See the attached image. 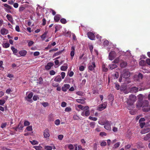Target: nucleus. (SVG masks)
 Instances as JSON below:
<instances>
[{"instance_id": "nucleus-11", "label": "nucleus", "mask_w": 150, "mask_h": 150, "mask_svg": "<svg viewBox=\"0 0 150 150\" xmlns=\"http://www.w3.org/2000/svg\"><path fill=\"white\" fill-rule=\"evenodd\" d=\"M71 49V51L70 52V56L71 59H73L74 55L75 47L74 46H72Z\"/></svg>"}, {"instance_id": "nucleus-45", "label": "nucleus", "mask_w": 150, "mask_h": 150, "mask_svg": "<svg viewBox=\"0 0 150 150\" xmlns=\"http://www.w3.org/2000/svg\"><path fill=\"white\" fill-rule=\"evenodd\" d=\"M120 85L117 83H115V88L116 89L118 90H119L120 88Z\"/></svg>"}, {"instance_id": "nucleus-57", "label": "nucleus", "mask_w": 150, "mask_h": 150, "mask_svg": "<svg viewBox=\"0 0 150 150\" xmlns=\"http://www.w3.org/2000/svg\"><path fill=\"white\" fill-rule=\"evenodd\" d=\"M60 121L59 119H57L55 121V124L56 125H58L60 124Z\"/></svg>"}, {"instance_id": "nucleus-16", "label": "nucleus", "mask_w": 150, "mask_h": 150, "mask_svg": "<svg viewBox=\"0 0 150 150\" xmlns=\"http://www.w3.org/2000/svg\"><path fill=\"white\" fill-rule=\"evenodd\" d=\"M142 107H148L149 105V102L147 100H144L142 101Z\"/></svg>"}, {"instance_id": "nucleus-41", "label": "nucleus", "mask_w": 150, "mask_h": 150, "mask_svg": "<svg viewBox=\"0 0 150 150\" xmlns=\"http://www.w3.org/2000/svg\"><path fill=\"white\" fill-rule=\"evenodd\" d=\"M126 88V87L125 86H121L120 87V90L121 91H125Z\"/></svg>"}, {"instance_id": "nucleus-18", "label": "nucleus", "mask_w": 150, "mask_h": 150, "mask_svg": "<svg viewBox=\"0 0 150 150\" xmlns=\"http://www.w3.org/2000/svg\"><path fill=\"white\" fill-rule=\"evenodd\" d=\"M65 66H62L60 67V69L62 71H65L68 68V65L65 63L64 64Z\"/></svg>"}, {"instance_id": "nucleus-7", "label": "nucleus", "mask_w": 150, "mask_h": 150, "mask_svg": "<svg viewBox=\"0 0 150 150\" xmlns=\"http://www.w3.org/2000/svg\"><path fill=\"white\" fill-rule=\"evenodd\" d=\"M54 63H53L51 62H49L45 65V68L46 70H49L51 68V67H52Z\"/></svg>"}, {"instance_id": "nucleus-26", "label": "nucleus", "mask_w": 150, "mask_h": 150, "mask_svg": "<svg viewBox=\"0 0 150 150\" xmlns=\"http://www.w3.org/2000/svg\"><path fill=\"white\" fill-rule=\"evenodd\" d=\"M92 65L89 66V70L91 71H92L94 70V62L92 63Z\"/></svg>"}, {"instance_id": "nucleus-38", "label": "nucleus", "mask_w": 150, "mask_h": 150, "mask_svg": "<svg viewBox=\"0 0 150 150\" xmlns=\"http://www.w3.org/2000/svg\"><path fill=\"white\" fill-rule=\"evenodd\" d=\"M26 129L28 131H32L33 130L32 126H28L26 128Z\"/></svg>"}, {"instance_id": "nucleus-5", "label": "nucleus", "mask_w": 150, "mask_h": 150, "mask_svg": "<svg viewBox=\"0 0 150 150\" xmlns=\"http://www.w3.org/2000/svg\"><path fill=\"white\" fill-rule=\"evenodd\" d=\"M116 57V53L115 51L111 52L109 55V59L111 60H113Z\"/></svg>"}, {"instance_id": "nucleus-30", "label": "nucleus", "mask_w": 150, "mask_h": 150, "mask_svg": "<svg viewBox=\"0 0 150 150\" xmlns=\"http://www.w3.org/2000/svg\"><path fill=\"white\" fill-rule=\"evenodd\" d=\"M142 107V110L144 112H148L150 108L147 107Z\"/></svg>"}, {"instance_id": "nucleus-42", "label": "nucleus", "mask_w": 150, "mask_h": 150, "mask_svg": "<svg viewBox=\"0 0 150 150\" xmlns=\"http://www.w3.org/2000/svg\"><path fill=\"white\" fill-rule=\"evenodd\" d=\"M30 142L33 145L38 144V141L35 140H33V141H30Z\"/></svg>"}, {"instance_id": "nucleus-50", "label": "nucleus", "mask_w": 150, "mask_h": 150, "mask_svg": "<svg viewBox=\"0 0 150 150\" xmlns=\"http://www.w3.org/2000/svg\"><path fill=\"white\" fill-rule=\"evenodd\" d=\"M71 108L70 107H67L65 108V111L66 112H70L71 111Z\"/></svg>"}, {"instance_id": "nucleus-24", "label": "nucleus", "mask_w": 150, "mask_h": 150, "mask_svg": "<svg viewBox=\"0 0 150 150\" xmlns=\"http://www.w3.org/2000/svg\"><path fill=\"white\" fill-rule=\"evenodd\" d=\"M101 37L99 35L97 34L96 35V38H95V36H94V40L97 39V41L99 42L100 43L101 42Z\"/></svg>"}, {"instance_id": "nucleus-37", "label": "nucleus", "mask_w": 150, "mask_h": 150, "mask_svg": "<svg viewBox=\"0 0 150 150\" xmlns=\"http://www.w3.org/2000/svg\"><path fill=\"white\" fill-rule=\"evenodd\" d=\"M10 46V44L8 43H5L3 45V47L4 48H7L8 47Z\"/></svg>"}, {"instance_id": "nucleus-31", "label": "nucleus", "mask_w": 150, "mask_h": 150, "mask_svg": "<svg viewBox=\"0 0 150 150\" xmlns=\"http://www.w3.org/2000/svg\"><path fill=\"white\" fill-rule=\"evenodd\" d=\"M150 138V135L148 134L144 137V140L147 141Z\"/></svg>"}, {"instance_id": "nucleus-60", "label": "nucleus", "mask_w": 150, "mask_h": 150, "mask_svg": "<svg viewBox=\"0 0 150 150\" xmlns=\"http://www.w3.org/2000/svg\"><path fill=\"white\" fill-rule=\"evenodd\" d=\"M65 35L67 37H70L71 36V32L70 31H68L66 33Z\"/></svg>"}, {"instance_id": "nucleus-48", "label": "nucleus", "mask_w": 150, "mask_h": 150, "mask_svg": "<svg viewBox=\"0 0 150 150\" xmlns=\"http://www.w3.org/2000/svg\"><path fill=\"white\" fill-rule=\"evenodd\" d=\"M43 79L42 77H40L38 79V83L41 84L42 83Z\"/></svg>"}, {"instance_id": "nucleus-47", "label": "nucleus", "mask_w": 150, "mask_h": 150, "mask_svg": "<svg viewBox=\"0 0 150 150\" xmlns=\"http://www.w3.org/2000/svg\"><path fill=\"white\" fill-rule=\"evenodd\" d=\"M24 125L25 126H29L30 125V123L28 121L25 120L24 122Z\"/></svg>"}, {"instance_id": "nucleus-20", "label": "nucleus", "mask_w": 150, "mask_h": 150, "mask_svg": "<svg viewBox=\"0 0 150 150\" xmlns=\"http://www.w3.org/2000/svg\"><path fill=\"white\" fill-rule=\"evenodd\" d=\"M27 51L25 50H22L19 52V54L22 56H25L27 54Z\"/></svg>"}, {"instance_id": "nucleus-23", "label": "nucleus", "mask_w": 150, "mask_h": 150, "mask_svg": "<svg viewBox=\"0 0 150 150\" xmlns=\"http://www.w3.org/2000/svg\"><path fill=\"white\" fill-rule=\"evenodd\" d=\"M48 32L47 31H45V33L41 36V38L42 40H44Z\"/></svg>"}, {"instance_id": "nucleus-55", "label": "nucleus", "mask_w": 150, "mask_h": 150, "mask_svg": "<svg viewBox=\"0 0 150 150\" xmlns=\"http://www.w3.org/2000/svg\"><path fill=\"white\" fill-rule=\"evenodd\" d=\"M25 8L23 6H21L19 8V11L20 12H22L25 9Z\"/></svg>"}, {"instance_id": "nucleus-4", "label": "nucleus", "mask_w": 150, "mask_h": 150, "mask_svg": "<svg viewBox=\"0 0 150 150\" xmlns=\"http://www.w3.org/2000/svg\"><path fill=\"white\" fill-rule=\"evenodd\" d=\"M150 131V125H149L147 127H145L141 131V133L142 134H144L147 133Z\"/></svg>"}, {"instance_id": "nucleus-49", "label": "nucleus", "mask_w": 150, "mask_h": 150, "mask_svg": "<svg viewBox=\"0 0 150 150\" xmlns=\"http://www.w3.org/2000/svg\"><path fill=\"white\" fill-rule=\"evenodd\" d=\"M55 72L53 70H51L49 72V74L51 75H54L55 74Z\"/></svg>"}, {"instance_id": "nucleus-9", "label": "nucleus", "mask_w": 150, "mask_h": 150, "mask_svg": "<svg viewBox=\"0 0 150 150\" xmlns=\"http://www.w3.org/2000/svg\"><path fill=\"white\" fill-rule=\"evenodd\" d=\"M6 17L8 20L12 24L13 23V18L12 16L9 14H7L6 16Z\"/></svg>"}, {"instance_id": "nucleus-39", "label": "nucleus", "mask_w": 150, "mask_h": 150, "mask_svg": "<svg viewBox=\"0 0 150 150\" xmlns=\"http://www.w3.org/2000/svg\"><path fill=\"white\" fill-rule=\"evenodd\" d=\"M77 101L78 103L82 104L84 103H85L84 100L81 99H78L77 100Z\"/></svg>"}, {"instance_id": "nucleus-63", "label": "nucleus", "mask_w": 150, "mask_h": 150, "mask_svg": "<svg viewBox=\"0 0 150 150\" xmlns=\"http://www.w3.org/2000/svg\"><path fill=\"white\" fill-rule=\"evenodd\" d=\"M15 30L18 32H20V28L18 25H16L15 27Z\"/></svg>"}, {"instance_id": "nucleus-34", "label": "nucleus", "mask_w": 150, "mask_h": 150, "mask_svg": "<svg viewBox=\"0 0 150 150\" xmlns=\"http://www.w3.org/2000/svg\"><path fill=\"white\" fill-rule=\"evenodd\" d=\"M33 93L31 92L30 93H29V94L27 96V98L29 99H30L32 98V97L33 96Z\"/></svg>"}, {"instance_id": "nucleus-44", "label": "nucleus", "mask_w": 150, "mask_h": 150, "mask_svg": "<svg viewBox=\"0 0 150 150\" xmlns=\"http://www.w3.org/2000/svg\"><path fill=\"white\" fill-rule=\"evenodd\" d=\"M45 149L47 150H52V148L51 146H46L45 147Z\"/></svg>"}, {"instance_id": "nucleus-54", "label": "nucleus", "mask_w": 150, "mask_h": 150, "mask_svg": "<svg viewBox=\"0 0 150 150\" xmlns=\"http://www.w3.org/2000/svg\"><path fill=\"white\" fill-rule=\"evenodd\" d=\"M139 123L140 124V127L141 128H143L145 124V123L144 122H140Z\"/></svg>"}, {"instance_id": "nucleus-32", "label": "nucleus", "mask_w": 150, "mask_h": 150, "mask_svg": "<svg viewBox=\"0 0 150 150\" xmlns=\"http://www.w3.org/2000/svg\"><path fill=\"white\" fill-rule=\"evenodd\" d=\"M120 145V142H117L115 144L113 147V148H116L118 147Z\"/></svg>"}, {"instance_id": "nucleus-62", "label": "nucleus", "mask_w": 150, "mask_h": 150, "mask_svg": "<svg viewBox=\"0 0 150 150\" xmlns=\"http://www.w3.org/2000/svg\"><path fill=\"white\" fill-rule=\"evenodd\" d=\"M138 77L139 79H142L143 77V75L142 74H141L140 73H139L138 75Z\"/></svg>"}, {"instance_id": "nucleus-43", "label": "nucleus", "mask_w": 150, "mask_h": 150, "mask_svg": "<svg viewBox=\"0 0 150 150\" xmlns=\"http://www.w3.org/2000/svg\"><path fill=\"white\" fill-rule=\"evenodd\" d=\"M4 6L8 9H11L12 7L8 5L7 4H3Z\"/></svg>"}, {"instance_id": "nucleus-29", "label": "nucleus", "mask_w": 150, "mask_h": 150, "mask_svg": "<svg viewBox=\"0 0 150 150\" xmlns=\"http://www.w3.org/2000/svg\"><path fill=\"white\" fill-rule=\"evenodd\" d=\"M146 63V61L144 60H141L139 62V64L141 66H144Z\"/></svg>"}, {"instance_id": "nucleus-14", "label": "nucleus", "mask_w": 150, "mask_h": 150, "mask_svg": "<svg viewBox=\"0 0 150 150\" xmlns=\"http://www.w3.org/2000/svg\"><path fill=\"white\" fill-rule=\"evenodd\" d=\"M61 18V16L59 14H57L54 17V20L56 22H58Z\"/></svg>"}, {"instance_id": "nucleus-51", "label": "nucleus", "mask_w": 150, "mask_h": 150, "mask_svg": "<svg viewBox=\"0 0 150 150\" xmlns=\"http://www.w3.org/2000/svg\"><path fill=\"white\" fill-rule=\"evenodd\" d=\"M39 99V98L37 95H34L33 97V99L34 101H36Z\"/></svg>"}, {"instance_id": "nucleus-40", "label": "nucleus", "mask_w": 150, "mask_h": 150, "mask_svg": "<svg viewBox=\"0 0 150 150\" xmlns=\"http://www.w3.org/2000/svg\"><path fill=\"white\" fill-rule=\"evenodd\" d=\"M6 102V100L5 99H1L0 100V105H3Z\"/></svg>"}, {"instance_id": "nucleus-10", "label": "nucleus", "mask_w": 150, "mask_h": 150, "mask_svg": "<svg viewBox=\"0 0 150 150\" xmlns=\"http://www.w3.org/2000/svg\"><path fill=\"white\" fill-rule=\"evenodd\" d=\"M0 33L2 35H5L7 34L8 33V31L5 28H3L1 30Z\"/></svg>"}, {"instance_id": "nucleus-27", "label": "nucleus", "mask_w": 150, "mask_h": 150, "mask_svg": "<svg viewBox=\"0 0 150 150\" xmlns=\"http://www.w3.org/2000/svg\"><path fill=\"white\" fill-rule=\"evenodd\" d=\"M18 129L20 130H22L23 128V126L22 124H21V122H20L18 124Z\"/></svg>"}, {"instance_id": "nucleus-35", "label": "nucleus", "mask_w": 150, "mask_h": 150, "mask_svg": "<svg viewBox=\"0 0 150 150\" xmlns=\"http://www.w3.org/2000/svg\"><path fill=\"white\" fill-rule=\"evenodd\" d=\"M60 22L62 24H65L67 22L66 19L64 18H62L60 20Z\"/></svg>"}, {"instance_id": "nucleus-25", "label": "nucleus", "mask_w": 150, "mask_h": 150, "mask_svg": "<svg viewBox=\"0 0 150 150\" xmlns=\"http://www.w3.org/2000/svg\"><path fill=\"white\" fill-rule=\"evenodd\" d=\"M109 67L110 69L112 70L114 68H115L117 67V65L115 64H110L109 66Z\"/></svg>"}, {"instance_id": "nucleus-21", "label": "nucleus", "mask_w": 150, "mask_h": 150, "mask_svg": "<svg viewBox=\"0 0 150 150\" xmlns=\"http://www.w3.org/2000/svg\"><path fill=\"white\" fill-rule=\"evenodd\" d=\"M63 51H64V50H60V51L57 52L53 54V57H54L57 56H58V55L62 53V52Z\"/></svg>"}, {"instance_id": "nucleus-22", "label": "nucleus", "mask_w": 150, "mask_h": 150, "mask_svg": "<svg viewBox=\"0 0 150 150\" xmlns=\"http://www.w3.org/2000/svg\"><path fill=\"white\" fill-rule=\"evenodd\" d=\"M48 120L49 121H53L54 119L52 114L50 115L48 117Z\"/></svg>"}, {"instance_id": "nucleus-28", "label": "nucleus", "mask_w": 150, "mask_h": 150, "mask_svg": "<svg viewBox=\"0 0 150 150\" xmlns=\"http://www.w3.org/2000/svg\"><path fill=\"white\" fill-rule=\"evenodd\" d=\"M34 148L36 150H42V147L41 146H35Z\"/></svg>"}, {"instance_id": "nucleus-6", "label": "nucleus", "mask_w": 150, "mask_h": 150, "mask_svg": "<svg viewBox=\"0 0 150 150\" xmlns=\"http://www.w3.org/2000/svg\"><path fill=\"white\" fill-rule=\"evenodd\" d=\"M106 106L107 104H105L99 105L97 110L99 111H101L105 109L106 108Z\"/></svg>"}, {"instance_id": "nucleus-61", "label": "nucleus", "mask_w": 150, "mask_h": 150, "mask_svg": "<svg viewBox=\"0 0 150 150\" xmlns=\"http://www.w3.org/2000/svg\"><path fill=\"white\" fill-rule=\"evenodd\" d=\"M68 148L69 149L71 150H72L74 149L73 146L71 144H70L69 145Z\"/></svg>"}, {"instance_id": "nucleus-58", "label": "nucleus", "mask_w": 150, "mask_h": 150, "mask_svg": "<svg viewBox=\"0 0 150 150\" xmlns=\"http://www.w3.org/2000/svg\"><path fill=\"white\" fill-rule=\"evenodd\" d=\"M73 119L74 120H78L79 119V117L76 115H74L73 116Z\"/></svg>"}, {"instance_id": "nucleus-15", "label": "nucleus", "mask_w": 150, "mask_h": 150, "mask_svg": "<svg viewBox=\"0 0 150 150\" xmlns=\"http://www.w3.org/2000/svg\"><path fill=\"white\" fill-rule=\"evenodd\" d=\"M54 81L59 83L62 81V79L60 75H58L55 77Z\"/></svg>"}, {"instance_id": "nucleus-64", "label": "nucleus", "mask_w": 150, "mask_h": 150, "mask_svg": "<svg viewBox=\"0 0 150 150\" xmlns=\"http://www.w3.org/2000/svg\"><path fill=\"white\" fill-rule=\"evenodd\" d=\"M67 105V103L64 102H62L61 103V106L63 107H64L66 106Z\"/></svg>"}, {"instance_id": "nucleus-53", "label": "nucleus", "mask_w": 150, "mask_h": 150, "mask_svg": "<svg viewBox=\"0 0 150 150\" xmlns=\"http://www.w3.org/2000/svg\"><path fill=\"white\" fill-rule=\"evenodd\" d=\"M102 68L104 71L106 72L108 70V68L105 67V65H103Z\"/></svg>"}, {"instance_id": "nucleus-56", "label": "nucleus", "mask_w": 150, "mask_h": 150, "mask_svg": "<svg viewBox=\"0 0 150 150\" xmlns=\"http://www.w3.org/2000/svg\"><path fill=\"white\" fill-rule=\"evenodd\" d=\"M42 104L44 107H45L48 106L49 105L48 103L47 102H43L42 103Z\"/></svg>"}, {"instance_id": "nucleus-1", "label": "nucleus", "mask_w": 150, "mask_h": 150, "mask_svg": "<svg viewBox=\"0 0 150 150\" xmlns=\"http://www.w3.org/2000/svg\"><path fill=\"white\" fill-rule=\"evenodd\" d=\"M100 122H99V123L101 125H104V128L107 130L110 131L111 128V127L110 122L107 120H105L104 122L103 123L101 124L100 123Z\"/></svg>"}, {"instance_id": "nucleus-3", "label": "nucleus", "mask_w": 150, "mask_h": 150, "mask_svg": "<svg viewBox=\"0 0 150 150\" xmlns=\"http://www.w3.org/2000/svg\"><path fill=\"white\" fill-rule=\"evenodd\" d=\"M121 75L123 78L126 79L130 76V73L129 71L125 69L122 71Z\"/></svg>"}, {"instance_id": "nucleus-46", "label": "nucleus", "mask_w": 150, "mask_h": 150, "mask_svg": "<svg viewBox=\"0 0 150 150\" xmlns=\"http://www.w3.org/2000/svg\"><path fill=\"white\" fill-rule=\"evenodd\" d=\"M89 47L90 52L91 53H92L93 49V45H89Z\"/></svg>"}, {"instance_id": "nucleus-2", "label": "nucleus", "mask_w": 150, "mask_h": 150, "mask_svg": "<svg viewBox=\"0 0 150 150\" xmlns=\"http://www.w3.org/2000/svg\"><path fill=\"white\" fill-rule=\"evenodd\" d=\"M137 100L136 97L134 95L131 94L129 95L128 102L129 103L130 105H132Z\"/></svg>"}, {"instance_id": "nucleus-13", "label": "nucleus", "mask_w": 150, "mask_h": 150, "mask_svg": "<svg viewBox=\"0 0 150 150\" xmlns=\"http://www.w3.org/2000/svg\"><path fill=\"white\" fill-rule=\"evenodd\" d=\"M88 38L92 40H94V34L91 32H88L87 33Z\"/></svg>"}, {"instance_id": "nucleus-8", "label": "nucleus", "mask_w": 150, "mask_h": 150, "mask_svg": "<svg viewBox=\"0 0 150 150\" xmlns=\"http://www.w3.org/2000/svg\"><path fill=\"white\" fill-rule=\"evenodd\" d=\"M44 135L45 138H47L50 136L49 131L47 129H46L44 132Z\"/></svg>"}, {"instance_id": "nucleus-36", "label": "nucleus", "mask_w": 150, "mask_h": 150, "mask_svg": "<svg viewBox=\"0 0 150 150\" xmlns=\"http://www.w3.org/2000/svg\"><path fill=\"white\" fill-rule=\"evenodd\" d=\"M127 63L125 62H122L120 64V66L122 67H125L127 65Z\"/></svg>"}, {"instance_id": "nucleus-59", "label": "nucleus", "mask_w": 150, "mask_h": 150, "mask_svg": "<svg viewBox=\"0 0 150 150\" xmlns=\"http://www.w3.org/2000/svg\"><path fill=\"white\" fill-rule=\"evenodd\" d=\"M114 76L115 78L117 79L118 78L119 76V73L117 72H116L115 74H114Z\"/></svg>"}, {"instance_id": "nucleus-52", "label": "nucleus", "mask_w": 150, "mask_h": 150, "mask_svg": "<svg viewBox=\"0 0 150 150\" xmlns=\"http://www.w3.org/2000/svg\"><path fill=\"white\" fill-rule=\"evenodd\" d=\"M109 44V42L107 40H105L103 42V45L104 46H107Z\"/></svg>"}, {"instance_id": "nucleus-19", "label": "nucleus", "mask_w": 150, "mask_h": 150, "mask_svg": "<svg viewBox=\"0 0 150 150\" xmlns=\"http://www.w3.org/2000/svg\"><path fill=\"white\" fill-rule=\"evenodd\" d=\"M138 88L136 87H132L130 89V91L132 93H137L138 92Z\"/></svg>"}, {"instance_id": "nucleus-33", "label": "nucleus", "mask_w": 150, "mask_h": 150, "mask_svg": "<svg viewBox=\"0 0 150 150\" xmlns=\"http://www.w3.org/2000/svg\"><path fill=\"white\" fill-rule=\"evenodd\" d=\"M11 49L13 51V53L16 54L17 52V50L16 49H15L13 47H11Z\"/></svg>"}, {"instance_id": "nucleus-17", "label": "nucleus", "mask_w": 150, "mask_h": 150, "mask_svg": "<svg viewBox=\"0 0 150 150\" xmlns=\"http://www.w3.org/2000/svg\"><path fill=\"white\" fill-rule=\"evenodd\" d=\"M90 115L89 111L88 110L86 111H83L82 112L81 115L83 116H88Z\"/></svg>"}, {"instance_id": "nucleus-12", "label": "nucleus", "mask_w": 150, "mask_h": 150, "mask_svg": "<svg viewBox=\"0 0 150 150\" xmlns=\"http://www.w3.org/2000/svg\"><path fill=\"white\" fill-rule=\"evenodd\" d=\"M142 106V101L141 100H139L136 103V107L138 108H140Z\"/></svg>"}]
</instances>
